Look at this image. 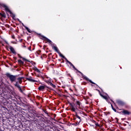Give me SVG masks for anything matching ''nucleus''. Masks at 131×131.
<instances>
[{"mask_svg":"<svg viewBox=\"0 0 131 131\" xmlns=\"http://www.w3.org/2000/svg\"><path fill=\"white\" fill-rule=\"evenodd\" d=\"M41 37H42V38H44V39H45V40H47L48 41V42H49V43H50V45L52 46V49H53V50H54V51H55V52H56L57 53H58V54H59L60 57H61V58H64V56L63 55V54L62 53H61V52H60V51H59V49H58V48L55 46V44L54 43H53V42H52V41L51 40H50L49 38H47L46 37H45V36L40 35Z\"/></svg>","mask_w":131,"mask_h":131,"instance_id":"1","label":"nucleus"},{"mask_svg":"<svg viewBox=\"0 0 131 131\" xmlns=\"http://www.w3.org/2000/svg\"><path fill=\"white\" fill-rule=\"evenodd\" d=\"M6 75L7 77L9 78V80L11 81V82H15V81L17 80V75H12L9 73H7Z\"/></svg>","mask_w":131,"mask_h":131,"instance_id":"2","label":"nucleus"},{"mask_svg":"<svg viewBox=\"0 0 131 131\" xmlns=\"http://www.w3.org/2000/svg\"><path fill=\"white\" fill-rule=\"evenodd\" d=\"M2 6L3 7V8L5 9V11L8 12V13H10V15H11V17H12L13 19H15V15L14 14V13L11 12V10H10V9H9V7H8V6H7L5 4H3Z\"/></svg>","mask_w":131,"mask_h":131,"instance_id":"3","label":"nucleus"},{"mask_svg":"<svg viewBox=\"0 0 131 131\" xmlns=\"http://www.w3.org/2000/svg\"><path fill=\"white\" fill-rule=\"evenodd\" d=\"M23 78L22 77L17 78L16 81H14V82H15V83L14 84L15 86H16V88H19V86H20V85H19V83L20 84L22 83Z\"/></svg>","mask_w":131,"mask_h":131,"instance_id":"4","label":"nucleus"},{"mask_svg":"<svg viewBox=\"0 0 131 131\" xmlns=\"http://www.w3.org/2000/svg\"><path fill=\"white\" fill-rule=\"evenodd\" d=\"M27 80L28 81H30L31 82H37V81L36 80H34L32 79V77L30 76L29 78H26Z\"/></svg>","mask_w":131,"mask_h":131,"instance_id":"5","label":"nucleus"},{"mask_svg":"<svg viewBox=\"0 0 131 131\" xmlns=\"http://www.w3.org/2000/svg\"><path fill=\"white\" fill-rule=\"evenodd\" d=\"M74 103H70V105L71 106V110L72 111H73V112H75V107H74Z\"/></svg>","mask_w":131,"mask_h":131,"instance_id":"6","label":"nucleus"},{"mask_svg":"<svg viewBox=\"0 0 131 131\" xmlns=\"http://www.w3.org/2000/svg\"><path fill=\"white\" fill-rule=\"evenodd\" d=\"M121 112L124 114V115H129L130 114V113L126 110H123Z\"/></svg>","mask_w":131,"mask_h":131,"instance_id":"7","label":"nucleus"},{"mask_svg":"<svg viewBox=\"0 0 131 131\" xmlns=\"http://www.w3.org/2000/svg\"><path fill=\"white\" fill-rule=\"evenodd\" d=\"M11 52L13 53V54H14L15 55H16V54H17L16 53V51H15V49H14V48L12 47V46H10V48H9Z\"/></svg>","mask_w":131,"mask_h":131,"instance_id":"8","label":"nucleus"},{"mask_svg":"<svg viewBox=\"0 0 131 131\" xmlns=\"http://www.w3.org/2000/svg\"><path fill=\"white\" fill-rule=\"evenodd\" d=\"M117 104H118V105H124V102L121 100H117Z\"/></svg>","mask_w":131,"mask_h":131,"instance_id":"9","label":"nucleus"},{"mask_svg":"<svg viewBox=\"0 0 131 131\" xmlns=\"http://www.w3.org/2000/svg\"><path fill=\"white\" fill-rule=\"evenodd\" d=\"M45 88H46V85H41L39 86L38 90L39 91H43V90H45Z\"/></svg>","mask_w":131,"mask_h":131,"instance_id":"10","label":"nucleus"},{"mask_svg":"<svg viewBox=\"0 0 131 131\" xmlns=\"http://www.w3.org/2000/svg\"><path fill=\"white\" fill-rule=\"evenodd\" d=\"M98 91L99 92L100 95L101 96V97L103 98V99H105V100H107L108 99V97L107 96H103V95H102V94H101V92H100V91H99V90H98Z\"/></svg>","mask_w":131,"mask_h":131,"instance_id":"11","label":"nucleus"},{"mask_svg":"<svg viewBox=\"0 0 131 131\" xmlns=\"http://www.w3.org/2000/svg\"><path fill=\"white\" fill-rule=\"evenodd\" d=\"M18 56L19 58H20V59H23V61H27V62H29V61H28V60L26 59L24 57H21L20 54H18Z\"/></svg>","mask_w":131,"mask_h":131,"instance_id":"12","label":"nucleus"},{"mask_svg":"<svg viewBox=\"0 0 131 131\" xmlns=\"http://www.w3.org/2000/svg\"><path fill=\"white\" fill-rule=\"evenodd\" d=\"M76 104H77V105H78V107L80 108V105H81V103H80V102H79V101H76Z\"/></svg>","mask_w":131,"mask_h":131,"instance_id":"13","label":"nucleus"},{"mask_svg":"<svg viewBox=\"0 0 131 131\" xmlns=\"http://www.w3.org/2000/svg\"><path fill=\"white\" fill-rule=\"evenodd\" d=\"M18 62L19 64H20V65H23V64H24V62L22 61V60H18Z\"/></svg>","mask_w":131,"mask_h":131,"instance_id":"14","label":"nucleus"},{"mask_svg":"<svg viewBox=\"0 0 131 131\" xmlns=\"http://www.w3.org/2000/svg\"><path fill=\"white\" fill-rule=\"evenodd\" d=\"M34 70H35V71H36L37 72H38V73H39L40 72V71H39V70H38V69H37V68H35L34 69Z\"/></svg>","mask_w":131,"mask_h":131,"instance_id":"15","label":"nucleus"},{"mask_svg":"<svg viewBox=\"0 0 131 131\" xmlns=\"http://www.w3.org/2000/svg\"><path fill=\"white\" fill-rule=\"evenodd\" d=\"M49 84L50 85H51V86H52V88H56V85H55V84L52 83V82H49Z\"/></svg>","mask_w":131,"mask_h":131,"instance_id":"16","label":"nucleus"},{"mask_svg":"<svg viewBox=\"0 0 131 131\" xmlns=\"http://www.w3.org/2000/svg\"><path fill=\"white\" fill-rule=\"evenodd\" d=\"M0 16L3 18H6V14L5 13H0Z\"/></svg>","mask_w":131,"mask_h":131,"instance_id":"17","label":"nucleus"},{"mask_svg":"<svg viewBox=\"0 0 131 131\" xmlns=\"http://www.w3.org/2000/svg\"><path fill=\"white\" fill-rule=\"evenodd\" d=\"M25 29H26V30H27L28 32H29V33H31V31L30 30V29H29V28H28V27H26Z\"/></svg>","mask_w":131,"mask_h":131,"instance_id":"18","label":"nucleus"},{"mask_svg":"<svg viewBox=\"0 0 131 131\" xmlns=\"http://www.w3.org/2000/svg\"><path fill=\"white\" fill-rule=\"evenodd\" d=\"M17 88L18 89V90L20 92V93H23V91L22 90V89H21V87H20V86L19 87H17Z\"/></svg>","mask_w":131,"mask_h":131,"instance_id":"19","label":"nucleus"},{"mask_svg":"<svg viewBox=\"0 0 131 131\" xmlns=\"http://www.w3.org/2000/svg\"><path fill=\"white\" fill-rule=\"evenodd\" d=\"M76 117H77V118H78V119H80L79 122L81 121V120L80 119V117H79L78 115H76Z\"/></svg>","mask_w":131,"mask_h":131,"instance_id":"20","label":"nucleus"},{"mask_svg":"<svg viewBox=\"0 0 131 131\" xmlns=\"http://www.w3.org/2000/svg\"><path fill=\"white\" fill-rule=\"evenodd\" d=\"M87 80H89V79H87ZM91 83H92V84H96V83L94 82H93L91 80H89Z\"/></svg>","mask_w":131,"mask_h":131,"instance_id":"21","label":"nucleus"},{"mask_svg":"<svg viewBox=\"0 0 131 131\" xmlns=\"http://www.w3.org/2000/svg\"><path fill=\"white\" fill-rule=\"evenodd\" d=\"M71 66H72L73 68L74 69H75V70H77V69L75 68V67L74 66V65H73V64L72 63V65H71Z\"/></svg>","mask_w":131,"mask_h":131,"instance_id":"22","label":"nucleus"},{"mask_svg":"<svg viewBox=\"0 0 131 131\" xmlns=\"http://www.w3.org/2000/svg\"><path fill=\"white\" fill-rule=\"evenodd\" d=\"M112 106V108L113 109V110L115 112H116V109H115V108L113 107V105H112V104H111Z\"/></svg>","mask_w":131,"mask_h":131,"instance_id":"23","label":"nucleus"},{"mask_svg":"<svg viewBox=\"0 0 131 131\" xmlns=\"http://www.w3.org/2000/svg\"><path fill=\"white\" fill-rule=\"evenodd\" d=\"M43 111L46 114H47V115L49 114V113H48V111H47V110H43Z\"/></svg>","mask_w":131,"mask_h":131,"instance_id":"24","label":"nucleus"},{"mask_svg":"<svg viewBox=\"0 0 131 131\" xmlns=\"http://www.w3.org/2000/svg\"><path fill=\"white\" fill-rule=\"evenodd\" d=\"M66 61H67V63H69V64H70V65H72V63H71V62L69 61L68 60V59Z\"/></svg>","mask_w":131,"mask_h":131,"instance_id":"25","label":"nucleus"},{"mask_svg":"<svg viewBox=\"0 0 131 131\" xmlns=\"http://www.w3.org/2000/svg\"><path fill=\"white\" fill-rule=\"evenodd\" d=\"M21 23L23 26L24 27H25V28H26L27 27H26L25 25H24V24H23V23Z\"/></svg>","mask_w":131,"mask_h":131,"instance_id":"26","label":"nucleus"},{"mask_svg":"<svg viewBox=\"0 0 131 131\" xmlns=\"http://www.w3.org/2000/svg\"><path fill=\"white\" fill-rule=\"evenodd\" d=\"M95 125H96V126H100V125H99L98 123H96Z\"/></svg>","mask_w":131,"mask_h":131,"instance_id":"27","label":"nucleus"},{"mask_svg":"<svg viewBox=\"0 0 131 131\" xmlns=\"http://www.w3.org/2000/svg\"><path fill=\"white\" fill-rule=\"evenodd\" d=\"M63 59H65L66 61H67L68 59H67V58H66V57H65V56H64V57H62Z\"/></svg>","mask_w":131,"mask_h":131,"instance_id":"28","label":"nucleus"},{"mask_svg":"<svg viewBox=\"0 0 131 131\" xmlns=\"http://www.w3.org/2000/svg\"><path fill=\"white\" fill-rule=\"evenodd\" d=\"M17 20H18V21L19 22H20V23H22V22L19 19H18Z\"/></svg>","mask_w":131,"mask_h":131,"instance_id":"29","label":"nucleus"},{"mask_svg":"<svg viewBox=\"0 0 131 131\" xmlns=\"http://www.w3.org/2000/svg\"><path fill=\"white\" fill-rule=\"evenodd\" d=\"M116 119L117 120V122H118V119L117 118H116Z\"/></svg>","mask_w":131,"mask_h":131,"instance_id":"30","label":"nucleus"},{"mask_svg":"<svg viewBox=\"0 0 131 131\" xmlns=\"http://www.w3.org/2000/svg\"><path fill=\"white\" fill-rule=\"evenodd\" d=\"M29 50L30 51H31V47H29Z\"/></svg>","mask_w":131,"mask_h":131,"instance_id":"31","label":"nucleus"},{"mask_svg":"<svg viewBox=\"0 0 131 131\" xmlns=\"http://www.w3.org/2000/svg\"><path fill=\"white\" fill-rule=\"evenodd\" d=\"M5 42H6V43H7V45H8V43H8V41H5Z\"/></svg>","mask_w":131,"mask_h":131,"instance_id":"32","label":"nucleus"},{"mask_svg":"<svg viewBox=\"0 0 131 131\" xmlns=\"http://www.w3.org/2000/svg\"><path fill=\"white\" fill-rule=\"evenodd\" d=\"M12 38H15V36H12Z\"/></svg>","mask_w":131,"mask_h":131,"instance_id":"33","label":"nucleus"},{"mask_svg":"<svg viewBox=\"0 0 131 131\" xmlns=\"http://www.w3.org/2000/svg\"><path fill=\"white\" fill-rule=\"evenodd\" d=\"M24 47V48H26V46H23Z\"/></svg>","mask_w":131,"mask_h":131,"instance_id":"34","label":"nucleus"},{"mask_svg":"<svg viewBox=\"0 0 131 131\" xmlns=\"http://www.w3.org/2000/svg\"><path fill=\"white\" fill-rule=\"evenodd\" d=\"M41 58H42V56H41Z\"/></svg>","mask_w":131,"mask_h":131,"instance_id":"35","label":"nucleus"},{"mask_svg":"<svg viewBox=\"0 0 131 131\" xmlns=\"http://www.w3.org/2000/svg\"><path fill=\"white\" fill-rule=\"evenodd\" d=\"M54 116H55V117H56V115H54Z\"/></svg>","mask_w":131,"mask_h":131,"instance_id":"36","label":"nucleus"},{"mask_svg":"<svg viewBox=\"0 0 131 131\" xmlns=\"http://www.w3.org/2000/svg\"><path fill=\"white\" fill-rule=\"evenodd\" d=\"M96 84V85H97V84Z\"/></svg>","mask_w":131,"mask_h":131,"instance_id":"37","label":"nucleus"},{"mask_svg":"<svg viewBox=\"0 0 131 131\" xmlns=\"http://www.w3.org/2000/svg\"><path fill=\"white\" fill-rule=\"evenodd\" d=\"M3 131H4V130H3Z\"/></svg>","mask_w":131,"mask_h":131,"instance_id":"38","label":"nucleus"}]
</instances>
